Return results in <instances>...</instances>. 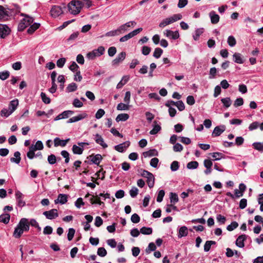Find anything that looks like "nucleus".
I'll return each mask as SVG.
<instances>
[{
	"label": "nucleus",
	"instance_id": "f257e3e1",
	"mask_svg": "<svg viewBox=\"0 0 263 263\" xmlns=\"http://www.w3.org/2000/svg\"><path fill=\"white\" fill-rule=\"evenodd\" d=\"M29 230V220L25 218H22L14 229L13 236L15 238H20L24 231H28Z\"/></svg>",
	"mask_w": 263,
	"mask_h": 263
},
{
	"label": "nucleus",
	"instance_id": "f03ea898",
	"mask_svg": "<svg viewBox=\"0 0 263 263\" xmlns=\"http://www.w3.org/2000/svg\"><path fill=\"white\" fill-rule=\"evenodd\" d=\"M182 18V15L180 13L174 14L170 17L163 19L159 23V26L160 28H164L170 24L181 20Z\"/></svg>",
	"mask_w": 263,
	"mask_h": 263
},
{
	"label": "nucleus",
	"instance_id": "7ed1b4c3",
	"mask_svg": "<svg viewBox=\"0 0 263 263\" xmlns=\"http://www.w3.org/2000/svg\"><path fill=\"white\" fill-rule=\"evenodd\" d=\"M83 6L82 2L79 1H72L68 5L69 11L70 13L76 15L78 14Z\"/></svg>",
	"mask_w": 263,
	"mask_h": 263
},
{
	"label": "nucleus",
	"instance_id": "20e7f679",
	"mask_svg": "<svg viewBox=\"0 0 263 263\" xmlns=\"http://www.w3.org/2000/svg\"><path fill=\"white\" fill-rule=\"evenodd\" d=\"M105 48L103 46H99L97 49L89 52L86 54V58L89 60H93L96 57H99L104 54Z\"/></svg>",
	"mask_w": 263,
	"mask_h": 263
},
{
	"label": "nucleus",
	"instance_id": "39448f33",
	"mask_svg": "<svg viewBox=\"0 0 263 263\" xmlns=\"http://www.w3.org/2000/svg\"><path fill=\"white\" fill-rule=\"evenodd\" d=\"M88 142H78V145L74 144L72 146V150L74 154L81 155L84 151V147L85 145H88Z\"/></svg>",
	"mask_w": 263,
	"mask_h": 263
},
{
	"label": "nucleus",
	"instance_id": "423d86ee",
	"mask_svg": "<svg viewBox=\"0 0 263 263\" xmlns=\"http://www.w3.org/2000/svg\"><path fill=\"white\" fill-rule=\"evenodd\" d=\"M142 30V28H139L137 29L134 30V31L130 32L128 34L123 36V37H121L120 39V41L121 42H124L130 38L134 37L137 34L139 33Z\"/></svg>",
	"mask_w": 263,
	"mask_h": 263
},
{
	"label": "nucleus",
	"instance_id": "0eeeda50",
	"mask_svg": "<svg viewBox=\"0 0 263 263\" xmlns=\"http://www.w3.org/2000/svg\"><path fill=\"white\" fill-rule=\"evenodd\" d=\"M163 34L166 37L172 40H177L180 36L178 31H173L169 29L165 30Z\"/></svg>",
	"mask_w": 263,
	"mask_h": 263
},
{
	"label": "nucleus",
	"instance_id": "6e6552de",
	"mask_svg": "<svg viewBox=\"0 0 263 263\" xmlns=\"http://www.w3.org/2000/svg\"><path fill=\"white\" fill-rule=\"evenodd\" d=\"M43 215L48 219H53L59 216L58 210L55 209H52L49 211L43 212Z\"/></svg>",
	"mask_w": 263,
	"mask_h": 263
},
{
	"label": "nucleus",
	"instance_id": "1a4fd4ad",
	"mask_svg": "<svg viewBox=\"0 0 263 263\" xmlns=\"http://www.w3.org/2000/svg\"><path fill=\"white\" fill-rule=\"evenodd\" d=\"M63 13V11L60 6H54L50 10L51 15L53 17H57Z\"/></svg>",
	"mask_w": 263,
	"mask_h": 263
},
{
	"label": "nucleus",
	"instance_id": "9d476101",
	"mask_svg": "<svg viewBox=\"0 0 263 263\" xmlns=\"http://www.w3.org/2000/svg\"><path fill=\"white\" fill-rule=\"evenodd\" d=\"M126 57V53L124 51L120 53L117 57L112 61V65L117 66L123 62Z\"/></svg>",
	"mask_w": 263,
	"mask_h": 263
},
{
	"label": "nucleus",
	"instance_id": "9b49d317",
	"mask_svg": "<svg viewBox=\"0 0 263 263\" xmlns=\"http://www.w3.org/2000/svg\"><path fill=\"white\" fill-rule=\"evenodd\" d=\"M69 140V138L66 139L65 140H61L59 138L57 137L54 138L53 140L54 145L55 147H58L59 146L64 147L66 145Z\"/></svg>",
	"mask_w": 263,
	"mask_h": 263
},
{
	"label": "nucleus",
	"instance_id": "f8f14e48",
	"mask_svg": "<svg viewBox=\"0 0 263 263\" xmlns=\"http://www.w3.org/2000/svg\"><path fill=\"white\" fill-rule=\"evenodd\" d=\"M87 117V115L85 112H83L81 114L78 115V116L73 117L70 118L67 121V123H70L73 122H76L80 120H81L83 119H85Z\"/></svg>",
	"mask_w": 263,
	"mask_h": 263
},
{
	"label": "nucleus",
	"instance_id": "ddd939ff",
	"mask_svg": "<svg viewBox=\"0 0 263 263\" xmlns=\"http://www.w3.org/2000/svg\"><path fill=\"white\" fill-rule=\"evenodd\" d=\"M87 117V115L85 112H83L81 114L78 115V116L73 117L70 118L67 121V123H70L73 122H76L80 120H81L83 119H85Z\"/></svg>",
	"mask_w": 263,
	"mask_h": 263
},
{
	"label": "nucleus",
	"instance_id": "4468645a",
	"mask_svg": "<svg viewBox=\"0 0 263 263\" xmlns=\"http://www.w3.org/2000/svg\"><path fill=\"white\" fill-rule=\"evenodd\" d=\"M11 15L9 10L6 9L2 6H0V20H5Z\"/></svg>",
	"mask_w": 263,
	"mask_h": 263
},
{
	"label": "nucleus",
	"instance_id": "2eb2a0df",
	"mask_svg": "<svg viewBox=\"0 0 263 263\" xmlns=\"http://www.w3.org/2000/svg\"><path fill=\"white\" fill-rule=\"evenodd\" d=\"M10 29L6 25H0V37L5 39L9 33Z\"/></svg>",
	"mask_w": 263,
	"mask_h": 263
},
{
	"label": "nucleus",
	"instance_id": "dca6fc26",
	"mask_svg": "<svg viewBox=\"0 0 263 263\" xmlns=\"http://www.w3.org/2000/svg\"><path fill=\"white\" fill-rule=\"evenodd\" d=\"M226 130L224 125L217 126L215 127L213 133V137H217L220 136Z\"/></svg>",
	"mask_w": 263,
	"mask_h": 263
},
{
	"label": "nucleus",
	"instance_id": "f3484780",
	"mask_svg": "<svg viewBox=\"0 0 263 263\" xmlns=\"http://www.w3.org/2000/svg\"><path fill=\"white\" fill-rule=\"evenodd\" d=\"M130 145L129 141H126L115 146V149L120 153L123 152Z\"/></svg>",
	"mask_w": 263,
	"mask_h": 263
},
{
	"label": "nucleus",
	"instance_id": "a211bd4d",
	"mask_svg": "<svg viewBox=\"0 0 263 263\" xmlns=\"http://www.w3.org/2000/svg\"><path fill=\"white\" fill-rule=\"evenodd\" d=\"M88 158L92 163L99 165L102 159V157L100 154H97L96 155H90Z\"/></svg>",
	"mask_w": 263,
	"mask_h": 263
},
{
	"label": "nucleus",
	"instance_id": "6ab92c4d",
	"mask_svg": "<svg viewBox=\"0 0 263 263\" xmlns=\"http://www.w3.org/2000/svg\"><path fill=\"white\" fill-rule=\"evenodd\" d=\"M23 195L20 191H17L15 193V197L17 202L18 206L23 207L25 205V202L23 200Z\"/></svg>",
	"mask_w": 263,
	"mask_h": 263
},
{
	"label": "nucleus",
	"instance_id": "aec40b11",
	"mask_svg": "<svg viewBox=\"0 0 263 263\" xmlns=\"http://www.w3.org/2000/svg\"><path fill=\"white\" fill-rule=\"evenodd\" d=\"M247 239V236L245 234L238 236L237 238L235 244L239 248H243L245 246L244 241Z\"/></svg>",
	"mask_w": 263,
	"mask_h": 263
},
{
	"label": "nucleus",
	"instance_id": "412c9836",
	"mask_svg": "<svg viewBox=\"0 0 263 263\" xmlns=\"http://www.w3.org/2000/svg\"><path fill=\"white\" fill-rule=\"evenodd\" d=\"M209 16L212 24H216L219 22L220 17L214 11H211L209 13Z\"/></svg>",
	"mask_w": 263,
	"mask_h": 263
},
{
	"label": "nucleus",
	"instance_id": "4be33fe9",
	"mask_svg": "<svg viewBox=\"0 0 263 263\" xmlns=\"http://www.w3.org/2000/svg\"><path fill=\"white\" fill-rule=\"evenodd\" d=\"M37 148L34 144H32L29 147V151L27 153V156L29 159H33L35 157V152L36 151Z\"/></svg>",
	"mask_w": 263,
	"mask_h": 263
},
{
	"label": "nucleus",
	"instance_id": "5701e85b",
	"mask_svg": "<svg viewBox=\"0 0 263 263\" xmlns=\"http://www.w3.org/2000/svg\"><path fill=\"white\" fill-rule=\"evenodd\" d=\"M95 141L96 142L101 145L103 147L106 148L107 147V145L104 142V140L102 136L99 134H96L95 135Z\"/></svg>",
	"mask_w": 263,
	"mask_h": 263
},
{
	"label": "nucleus",
	"instance_id": "b1692460",
	"mask_svg": "<svg viewBox=\"0 0 263 263\" xmlns=\"http://www.w3.org/2000/svg\"><path fill=\"white\" fill-rule=\"evenodd\" d=\"M67 201V196L65 194H60L59 195L58 197L54 200L55 203H60L61 204H64Z\"/></svg>",
	"mask_w": 263,
	"mask_h": 263
},
{
	"label": "nucleus",
	"instance_id": "393cba45",
	"mask_svg": "<svg viewBox=\"0 0 263 263\" xmlns=\"http://www.w3.org/2000/svg\"><path fill=\"white\" fill-rule=\"evenodd\" d=\"M18 105V100L17 99H14L10 102L9 104V109L12 112H13L17 108Z\"/></svg>",
	"mask_w": 263,
	"mask_h": 263
},
{
	"label": "nucleus",
	"instance_id": "a878e982",
	"mask_svg": "<svg viewBox=\"0 0 263 263\" xmlns=\"http://www.w3.org/2000/svg\"><path fill=\"white\" fill-rule=\"evenodd\" d=\"M14 157L10 158V161L16 164H19L21 161V154L19 152L17 151L14 153Z\"/></svg>",
	"mask_w": 263,
	"mask_h": 263
},
{
	"label": "nucleus",
	"instance_id": "bb28decb",
	"mask_svg": "<svg viewBox=\"0 0 263 263\" xmlns=\"http://www.w3.org/2000/svg\"><path fill=\"white\" fill-rule=\"evenodd\" d=\"M187 234L188 230L187 227L185 226H183L179 229L178 237L179 238H181L182 237L187 236Z\"/></svg>",
	"mask_w": 263,
	"mask_h": 263
},
{
	"label": "nucleus",
	"instance_id": "cd10ccee",
	"mask_svg": "<svg viewBox=\"0 0 263 263\" xmlns=\"http://www.w3.org/2000/svg\"><path fill=\"white\" fill-rule=\"evenodd\" d=\"M143 155L144 157H150L154 156H158V152L155 149H150L148 151L145 152L143 153Z\"/></svg>",
	"mask_w": 263,
	"mask_h": 263
},
{
	"label": "nucleus",
	"instance_id": "c85d7f7f",
	"mask_svg": "<svg viewBox=\"0 0 263 263\" xmlns=\"http://www.w3.org/2000/svg\"><path fill=\"white\" fill-rule=\"evenodd\" d=\"M129 118V115L127 114H119L116 118V121L117 122L120 121H125Z\"/></svg>",
	"mask_w": 263,
	"mask_h": 263
},
{
	"label": "nucleus",
	"instance_id": "c756f323",
	"mask_svg": "<svg viewBox=\"0 0 263 263\" xmlns=\"http://www.w3.org/2000/svg\"><path fill=\"white\" fill-rule=\"evenodd\" d=\"M129 77L128 76L123 77L122 80L118 83L117 85V88L120 89L122 88L129 80Z\"/></svg>",
	"mask_w": 263,
	"mask_h": 263
},
{
	"label": "nucleus",
	"instance_id": "7c9ffc66",
	"mask_svg": "<svg viewBox=\"0 0 263 263\" xmlns=\"http://www.w3.org/2000/svg\"><path fill=\"white\" fill-rule=\"evenodd\" d=\"M146 182L150 188H152L155 183V177L152 173L146 178Z\"/></svg>",
	"mask_w": 263,
	"mask_h": 263
},
{
	"label": "nucleus",
	"instance_id": "2f4dec72",
	"mask_svg": "<svg viewBox=\"0 0 263 263\" xmlns=\"http://www.w3.org/2000/svg\"><path fill=\"white\" fill-rule=\"evenodd\" d=\"M204 29L203 28H198L195 31V34L193 35L194 40L197 41L199 36L203 33Z\"/></svg>",
	"mask_w": 263,
	"mask_h": 263
},
{
	"label": "nucleus",
	"instance_id": "473e14b6",
	"mask_svg": "<svg viewBox=\"0 0 263 263\" xmlns=\"http://www.w3.org/2000/svg\"><path fill=\"white\" fill-rule=\"evenodd\" d=\"M40 26V23H35L30 26L28 29L27 32L29 34H32Z\"/></svg>",
	"mask_w": 263,
	"mask_h": 263
},
{
	"label": "nucleus",
	"instance_id": "72a5a7b5",
	"mask_svg": "<svg viewBox=\"0 0 263 263\" xmlns=\"http://www.w3.org/2000/svg\"><path fill=\"white\" fill-rule=\"evenodd\" d=\"M130 108V105L126 103H120L117 105V109L118 110H127Z\"/></svg>",
	"mask_w": 263,
	"mask_h": 263
},
{
	"label": "nucleus",
	"instance_id": "f704fd0d",
	"mask_svg": "<svg viewBox=\"0 0 263 263\" xmlns=\"http://www.w3.org/2000/svg\"><path fill=\"white\" fill-rule=\"evenodd\" d=\"M222 103L223 104L224 107L226 108L229 107L232 104V101L229 97H227L225 98H222L221 100Z\"/></svg>",
	"mask_w": 263,
	"mask_h": 263
},
{
	"label": "nucleus",
	"instance_id": "c9c22d12",
	"mask_svg": "<svg viewBox=\"0 0 263 263\" xmlns=\"http://www.w3.org/2000/svg\"><path fill=\"white\" fill-rule=\"evenodd\" d=\"M10 216L9 214H4L0 216V222L7 224L10 220Z\"/></svg>",
	"mask_w": 263,
	"mask_h": 263
},
{
	"label": "nucleus",
	"instance_id": "e433bc0d",
	"mask_svg": "<svg viewBox=\"0 0 263 263\" xmlns=\"http://www.w3.org/2000/svg\"><path fill=\"white\" fill-rule=\"evenodd\" d=\"M233 59L235 63L238 64H242L243 63V61L241 58V54L239 53H235L233 54Z\"/></svg>",
	"mask_w": 263,
	"mask_h": 263
},
{
	"label": "nucleus",
	"instance_id": "4c0bfd02",
	"mask_svg": "<svg viewBox=\"0 0 263 263\" xmlns=\"http://www.w3.org/2000/svg\"><path fill=\"white\" fill-rule=\"evenodd\" d=\"M216 242L212 240H208L205 242L204 245V251L205 252H208L211 247L212 245H215Z\"/></svg>",
	"mask_w": 263,
	"mask_h": 263
},
{
	"label": "nucleus",
	"instance_id": "58836bf2",
	"mask_svg": "<svg viewBox=\"0 0 263 263\" xmlns=\"http://www.w3.org/2000/svg\"><path fill=\"white\" fill-rule=\"evenodd\" d=\"M252 145L256 150L263 152V142H254Z\"/></svg>",
	"mask_w": 263,
	"mask_h": 263
},
{
	"label": "nucleus",
	"instance_id": "ea45409f",
	"mask_svg": "<svg viewBox=\"0 0 263 263\" xmlns=\"http://www.w3.org/2000/svg\"><path fill=\"white\" fill-rule=\"evenodd\" d=\"M210 154L214 158V160H219L221 159L224 158V155L221 153L215 152Z\"/></svg>",
	"mask_w": 263,
	"mask_h": 263
},
{
	"label": "nucleus",
	"instance_id": "a19ab883",
	"mask_svg": "<svg viewBox=\"0 0 263 263\" xmlns=\"http://www.w3.org/2000/svg\"><path fill=\"white\" fill-rule=\"evenodd\" d=\"M13 112L9 109L3 108L1 111V116L5 118L8 117Z\"/></svg>",
	"mask_w": 263,
	"mask_h": 263
},
{
	"label": "nucleus",
	"instance_id": "79ce46f5",
	"mask_svg": "<svg viewBox=\"0 0 263 263\" xmlns=\"http://www.w3.org/2000/svg\"><path fill=\"white\" fill-rule=\"evenodd\" d=\"M140 232L144 235H149L152 233L153 230L151 228L144 227L140 229Z\"/></svg>",
	"mask_w": 263,
	"mask_h": 263
},
{
	"label": "nucleus",
	"instance_id": "37998d69",
	"mask_svg": "<svg viewBox=\"0 0 263 263\" xmlns=\"http://www.w3.org/2000/svg\"><path fill=\"white\" fill-rule=\"evenodd\" d=\"M198 166V162L197 161H191L187 164L186 167L188 169H196Z\"/></svg>",
	"mask_w": 263,
	"mask_h": 263
},
{
	"label": "nucleus",
	"instance_id": "c03bdc74",
	"mask_svg": "<svg viewBox=\"0 0 263 263\" xmlns=\"http://www.w3.org/2000/svg\"><path fill=\"white\" fill-rule=\"evenodd\" d=\"M227 42L230 47H234L236 44V39L232 35H230L228 37Z\"/></svg>",
	"mask_w": 263,
	"mask_h": 263
},
{
	"label": "nucleus",
	"instance_id": "a18cd8bd",
	"mask_svg": "<svg viewBox=\"0 0 263 263\" xmlns=\"http://www.w3.org/2000/svg\"><path fill=\"white\" fill-rule=\"evenodd\" d=\"M170 198L171 202L174 204L178 201V197L176 193H171Z\"/></svg>",
	"mask_w": 263,
	"mask_h": 263
},
{
	"label": "nucleus",
	"instance_id": "49530a36",
	"mask_svg": "<svg viewBox=\"0 0 263 263\" xmlns=\"http://www.w3.org/2000/svg\"><path fill=\"white\" fill-rule=\"evenodd\" d=\"M77 85L74 83H71L69 84L66 88L68 92H73L77 90Z\"/></svg>",
	"mask_w": 263,
	"mask_h": 263
},
{
	"label": "nucleus",
	"instance_id": "de8ad7c7",
	"mask_svg": "<svg viewBox=\"0 0 263 263\" xmlns=\"http://www.w3.org/2000/svg\"><path fill=\"white\" fill-rule=\"evenodd\" d=\"M163 53V50L160 48H156L153 53V56L156 58H159Z\"/></svg>",
	"mask_w": 263,
	"mask_h": 263
},
{
	"label": "nucleus",
	"instance_id": "09e8293b",
	"mask_svg": "<svg viewBox=\"0 0 263 263\" xmlns=\"http://www.w3.org/2000/svg\"><path fill=\"white\" fill-rule=\"evenodd\" d=\"M138 191H139V190L137 189V187H136L135 186H133L132 187V189H130V190L129 191L130 196L132 198L136 197L138 194Z\"/></svg>",
	"mask_w": 263,
	"mask_h": 263
},
{
	"label": "nucleus",
	"instance_id": "8fccbe9b",
	"mask_svg": "<svg viewBox=\"0 0 263 263\" xmlns=\"http://www.w3.org/2000/svg\"><path fill=\"white\" fill-rule=\"evenodd\" d=\"M156 247L154 242H151L149 243L148 247L146 249V253L148 254L151 251H154L156 250Z\"/></svg>",
	"mask_w": 263,
	"mask_h": 263
},
{
	"label": "nucleus",
	"instance_id": "3c124183",
	"mask_svg": "<svg viewBox=\"0 0 263 263\" xmlns=\"http://www.w3.org/2000/svg\"><path fill=\"white\" fill-rule=\"evenodd\" d=\"M238 226V223L236 221H233L230 224L227 226V229L229 231H232L237 228Z\"/></svg>",
	"mask_w": 263,
	"mask_h": 263
},
{
	"label": "nucleus",
	"instance_id": "603ef678",
	"mask_svg": "<svg viewBox=\"0 0 263 263\" xmlns=\"http://www.w3.org/2000/svg\"><path fill=\"white\" fill-rule=\"evenodd\" d=\"M161 130V126L159 125L155 124L154 125L153 128L150 131L151 135H155Z\"/></svg>",
	"mask_w": 263,
	"mask_h": 263
},
{
	"label": "nucleus",
	"instance_id": "864d4df0",
	"mask_svg": "<svg viewBox=\"0 0 263 263\" xmlns=\"http://www.w3.org/2000/svg\"><path fill=\"white\" fill-rule=\"evenodd\" d=\"M47 160L50 164H54L57 162V158L54 155L51 154L48 156Z\"/></svg>",
	"mask_w": 263,
	"mask_h": 263
},
{
	"label": "nucleus",
	"instance_id": "5fc2aeb1",
	"mask_svg": "<svg viewBox=\"0 0 263 263\" xmlns=\"http://www.w3.org/2000/svg\"><path fill=\"white\" fill-rule=\"evenodd\" d=\"M75 230L73 228H69L67 234V239L69 241H70L73 238L75 234Z\"/></svg>",
	"mask_w": 263,
	"mask_h": 263
},
{
	"label": "nucleus",
	"instance_id": "6e6d98bb",
	"mask_svg": "<svg viewBox=\"0 0 263 263\" xmlns=\"http://www.w3.org/2000/svg\"><path fill=\"white\" fill-rule=\"evenodd\" d=\"M97 254L101 257H104L107 254V251L104 248L101 247L98 248Z\"/></svg>",
	"mask_w": 263,
	"mask_h": 263
},
{
	"label": "nucleus",
	"instance_id": "4d7b16f0",
	"mask_svg": "<svg viewBox=\"0 0 263 263\" xmlns=\"http://www.w3.org/2000/svg\"><path fill=\"white\" fill-rule=\"evenodd\" d=\"M41 97L43 102L45 104H49L50 103V98L46 96L45 93L42 92L41 93Z\"/></svg>",
	"mask_w": 263,
	"mask_h": 263
},
{
	"label": "nucleus",
	"instance_id": "13d9d810",
	"mask_svg": "<svg viewBox=\"0 0 263 263\" xmlns=\"http://www.w3.org/2000/svg\"><path fill=\"white\" fill-rule=\"evenodd\" d=\"M165 195V192L164 190H161L159 191L157 197V201L158 202H161L163 198V197Z\"/></svg>",
	"mask_w": 263,
	"mask_h": 263
},
{
	"label": "nucleus",
	"instance_id": "bf43d9fd",
	"mask_svg": "<svg viewBox=\"0 0 263 263\" xmlns=\"http://www.w3.org/2000/svg\"><path fill=\"white\" fill-rule=\"evenodd\" d=\"M10 76V72L8 71H4L0 72V79L2 80H6Z\"/></svg>",
	"mask_w": 263,
	"mask_h": 263
},
{
	"label": "nucleus",
	"instance_id": "052dcab7",
	"mask_svg": "<svg viewBox=\"0 0 263 263\" xmlns=\"http://www.w3.org/2000/svg\"><path fill=\"white\" fill-rule=\"evenodd\" d=\"M28 26L26 23L23 21V19L21 20V22L18 25V30L20 31H23Z\"/></svg>",
	"mask_w": 263,
	"mask_h": 263
},
{
	"label": "nucleus",
	"instance_id": "680f3d73",
	"mask_svg": "<svg viewBox=\"0 0 263 263\" xmlns=\"http://www.w3.org/2000/svg\"><path fill=\"white\" fill-rule=\"evenodd\" d=\"M175 106L178 108L180 111H182L185 108V106L182 101H178L176 102Z\"/></svg>",
	"mask_w": 263,
	"mask_h": 263
},
{
	"label": "nucleus",
	"instance_id": "e2e57ef3",
	"mask_svg": "<svg viewBox=\"0 0 263 263\" xmlns=\"http://www.w3.org/2000/svg\"><path fill=\"white\" fill-rule=\"evenodd\" d=\"M66 62V59L62 58L59 59L57 62V66L59 68H62L65 65Z\"/></svg>",
	"mask_w": 263,
	"mask_h": 263
},
{
	"label": "nucleus",
	"instance_id": "0e129e2a",
	"mask_svg": "<svg viewBox=\"0 0 263 263\" xmlns=\"http://www.w3.org/2000/svg\"><path fill=\"white\" fill-rule=\"evenodd\" d=\"M140 218L137 214H134L131 216V221L135 223H137L140 221Z\"/></svg>",
	"mask_w": 263,
	"mask_h": 263
},
{
	"label": "nucleus",
	"instance_id": "69168bd1",
	"mask_svg": "<svg viewBox=\"0 0 263 263\" xmlns=\"http://www.w3.org/2000/svg\"><path fill=\"white\" fill-rule=\"evenodd\" d=\"M179 168V163L177 161H174L171 164V169L172 171H176Z\"/></svg>",
	"mask_w": 263,
	"mask_h": 263
},
{
	"label": "nucleus",
	"instance_id": "338daca9",
	"mask_svg": "<svg viewBox=\"0 0 263 263\" xmlns=\"http://www.w3.org/2000/svg\"><path fill=\"white\" fill-rule=\"evenodd\" d=\"M69 69L73 72H76L79 70V67L75 62H73L72 64L70 65Z\"/></svg>",
	"mask_w": 263,
	"mask_h": 263
},
{
	"label": "nucleus",
	"instance_id": "774afa93",
	"mask_svg": "<svg viewBox=\"0 0 263 263\" xmlns=\"http://www.w3.org/2000/svg\"><path fill=\"white\" fill-rule=\"evenodd\" d=\"M216 72L217 69L215 67L211 68L210 70L209 78L211 79L215 78Z\"/></svg>",
	"mask_w": 263,
	"mask_h": 263
}]
</instances>
